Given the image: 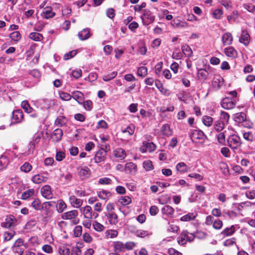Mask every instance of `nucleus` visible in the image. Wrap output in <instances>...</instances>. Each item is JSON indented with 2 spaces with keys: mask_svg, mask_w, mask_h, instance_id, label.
Returning a JSON list of instances; mask_svg holds the SVG:
<instances>
[{
  "mask_svg": "<svg viewBox=\"0 0 255 255\" xmlns=\"http://www.w3.org/2000/svg\"><path fill=\"white\" fill-rule=\"evenodd\" d=\"M63 135V131L61 129L57 128L55 129L52 133L51 138L52 139L56 141H59Z\"/></svg>",
  "mask_w": 255,
  "mask_h": 255,
  "instance_id": "24",
  "label": "nucleus"
},
{
  "mask_svg": "<svg viewBox=\"0 0 255 255\" xmlns=\"http://www.w3.org/2000/svg\"><path fill=\"white\" fill-rule=\"evenodd\" d=\"M78 36L82 41L88 39L91 36L90 29L88 28L83 29L79 32Z\"/></svg>",
  "mask_w": 255,
  "mask_h": 255,
  "instance_id": "19",
  "label": "nucleus"
},
{
  "mask_svg": "<svg viewBox=\"0 0 255 255\" xmlns=\"http://www.w3.org/2000/svg\"><path fill=\"white\" fill-rule=\"evenodd\" d=\"M23 119V114L21 110H16L13 111L11 116V122L13 124H18L22 122Z\"/></svg>",
  "mask_w": 255,
  "mask_h": 255,
  "instance_id": "9",
  "label": "nucleus"
},
{
  "mask_svg": "<svg viewBox=\"0 0 255 255\" xmlns=\"http://www.w3.org/2000/svg\"><path fill=\"white\" fill-rule=\"evenodd\" d=\"M118 233L116 230H108L106 233V236L108 238H114L118 236Z\"/></svg>",
  "mask_w": 255,
  "mask_h": 255,
  "instance_id": "58",
  "label": "nucleus"
},
{
  "mask_svg": "<svg viewBox=\"0 0 255 255\" xmlns=\"http://www.w3.org/2000/svg\"><path fill=\"white\" fill-rule=\"evenodd\" d=\"M41 139V134L40 133L36 134L33 136L32 140L29 143L30 148L33 149L36 144L39 143Z\"/></svg>",
  "mask_w": 255,
  "mask_h": 255,
  "instance_id": "33",
  "label": "nucleus"
},
{
  "mask_svg": "<svg viewBox=\"0 0 255 255\" xmlns=\"http://www.w3.org/2000/svg\"><path fill=\"white\" fill-rule=\"evenodd\" d=\"M58 253L60 255H70V246L68 245H62L59 247Z\"/></svg>",
  "mask_w": 255,
  "mask_h": 255,
  "instance_id": "26",
  "label": "nucleus"
},
{
  "mask_svg": "<svg viewBox=\"0 0 255 255\" xmlns=\"http://www.w3.org/2000/svg\"><path fill=\"white\" fill-rule=\"evenodd\" d=\"M78 173L81 179L84 180L90 176L91 171L87 166L81 167L78 168Z\"/></svg>",
  "mask_w": 255,
  "mask_h": 255,
  "instance_id": "10",
  "label": "nucleus"
},
{
  "mask_svg": "<svg viewBox=\"0 0 255 255\" xmlns=\"http://www.w3.org/2000/svg\"><path fill=\"white\" fill-rule=\"evenodd\" d=\"M41 193L43 197L47 199L52 198L51 188L49 185H45L41 189Z\"/></svg>",
  "mask_w": 255,
  "mask_h": 255,
  "instance_id": "14",
  "label": "nucleus"
},
{
  "mask_svg": "<svg viewBox=\"0 0 255 255\" xmlns=\"http://www.w3.org/2000/svg\"><path fill=\"white\" fill-rule=\"evenodd\" d=\"M97 195L99 198L103 200H108L111 196L110 192L107 190H102L97 192Z\"/></svg>",
  "mask_w": 255,
  "mask_h": 255,
  "instance_id": "29",
  "label": "nucleus"
},
{
  "mask_svg": "<svg viewBox=\"0 0 255 255\" xmlns=\"http://www.w3.org/2000/svg\"><path fill=\"white\" fill-rule=\"evenodd\" d=\"M59 94L60 98L63 101H68L72 98V96L68 93L61 91Z\"/></svg>",
  "mask_w": 255,
  "mask_h": 255,
  "instance_id": "45",
  "label": "nucleus"
},
{
  "mask_svg": "<svg viewBox=\"0 0 255 255\" xmlns=\"http://www.w3.org/2000/svg\"><path fill=\"white\" fill-rule=\"evenodd\" d=\"M208 73L207 71L203 69H200L198 71V76L199 79H206L208 77Z\"/></svg>",
  "mask_w": 255,
  "mask_h": 255,
  "instance_id": "53",
  "label": "nucleus"
},
{
  "mask_svg": "<svg viewBox=\"0 0 255 255\" xmlns=\"http://www.w3.org/2000/svg\"><path fill=\"white\" fill-rule=\"evenodd\" d=\"M195 236L194 234L189 233L187 231H183L177 238L179 245H184L187 242H191L194 240Z\"/></svg>",
  "mask_w": 255,
  "mask_h": 255,
  "instance_id": "2",
  "label": "nucleus"
},
{
  "mask_svg": "<svg viewBox=\"0 0 255 255\" xmlns=\"http://www.w3.org/2000/svg\"><path fill=\"white\" fill-rule=\"evenodd\" d=\"M72 97L79 104L82 105L84 99V94L80 91H75L72 93Z\"/></svg>",
  "mask_w": 255,
  "mask_h": 255,
  "instance_id": "21",
  "label": "nucleus"
},
{
  "mask_svg": "<svg viewBox=\"0 0 255 255\" xmlns=\"http://www.w3.org/2000/svg\"><path fill=\"white\" fill-rule=\"evenodd\" d=\"M114 155L115 157L118 158L120 160H123L127 156L126 151L121 148H119L114 151Z\"/></svg>",
  "mask_w": 255,
  "mask_h": 255,
  "instance_id": "25",
  "label": "nucleus"
},
{
  "mask_svg": "<svg viewBox=\"0 0 255 255\" xmlns=\"http://www.w3.org/2000/svg\"><path fill=\"white\" fill-rule=\"evenodd\" d=\"M10 38L14 41H18L21 38V34L18 31H15L10 34Z\"/></svg>",
  "mask_w": 255,
  "mask_h": 255,
  "instance_id": "47",
  "label": "nucleus"
},
{
  "mask_svg": "<svg viewBox=\"0 0 255 255\" xmlns=\"http://www.w3.org/2000/svg\"><path fill=\"white\" fill-rule=\"evenodd\" d=\"M202 121L203 124L207 127H210L211 126L212 122H213V119L212 118L208 116H205L203 117Z\"/></svg>",
  "mask_w": 255,
  "mask_h": 255,
  "instance_id": "56",
  "label": "nucleus"
},
{
  "mask_svg": "<svg viewBox=\"0 0 255 255\" xmlns=\"http://www.w3.org/2000/svg\"><path fill=\"white\" fill-rule=\"evenodd\" d=\"M141 18L142 20L143 24L147 25L154 21L155 17L149 10L144 9L143 11L142 15L141 16Z\"/></svg>",
  "mask_w": 255,
  "mask_h": 255,
  "instance_id": "7",
  "label": "nucleus"
},
{
  "mask_svg": "<svg viewBox=\"0 0 255 255\" xmlns=\"http://www.w3.org/2000/svg\"><path fill=\"white\" fill-rule=\"evenodd\" d=\"M182 51L186 57H190L192 55V50L188 45H184L182 46Z\"/></svg>",
  "mask_w": 255,
  "mask_h": 255,
  "instance_id": "40",
  "label": "nucleus"
},
{
  "mask_svg": "<svg viewBox=\"0 0 255 255\" xmlns=\"http://www.w3.org/2000/svg\"><path fill=\"white\" fill-rule=\"evenodd\" d=\"M16 221L15 217L11 215L6 217L5 221L1 224V226L5 228H10L12 226H15V222Z\"/></svg>",
  "mask_w": 255,
  "mask_h": 255,
  "instance_id": "12",
  "label": "nucleus"
},
{
  "mask_svg": "<svg viewBox=\"0 0 255 255\" xmlns=\"http://www.w3.org/2000/svg\"><path fill=\"white\" fill-rule=\"evenodd\" d=\"M117 75V72L116 71H114L110 74L104 76L103 77V79L105 81H109L114 79L115 77H116Z\"/></svg>",
  "mask_w": 255,
  "mask_h": 255,
  "instance_id": "61",
  "label": "nucleus"
},
{
  "mask_svg": "<svg viewBox=\"0 0 255 255\" xmlns=\"http://www.w3.org/2000/svg\"><path fill=\"white\" fill-rule=\"evenodd\" d=\"M223 84V78L219 75H215L214 78L213 85L215 88H220Z\"/></svg>",
  "mask_w": 255,
  "mask_h": 255,
  "instance_id": "31",
  "label": "nucleus"
},
{
  "mask_svg": "<svg viewBox=\"0 0 255 255\" xmlns=\"http://www.w3.org/2000/svg\"><path fill=\"white\" fill-rule=\"evenodd\" d=\"M177 171L181 173H185L189 171V167L183 162L177 164L176 166Z\"/></svg>",
  "mask_w": 255,
  "mask_h": 255,
  "instance_id": "28",
  "label": "nucleus"
},
{
  "mask_svg": "<svg viewBox=\"0 0 255 255\" xmlns=\"http://www.w3.org/2000/svg\"><path fill=\"white\" fill-rule=\"evenodd\" d=\"M21 106L24 111L27 113H31L33 110V109L30 107L27 101H22Z\"/></svg>",
  "mask_w": 255,
  "mask_h": 255,
  "instance_id": "41",
  "label": "nucleus"
},
{
  "mask_svg": "<svg viewBox=\"0 0 255 255\" xmlns=\"http://www.w3.org/2000/svg\"><path fill=\"white\" fill-rule=\"evenodd\" d=\"M77 54L76 50H72L71 51L66 54H65L63 56V58L65 60H69L72 58H73L74 56H75Z\"/></svg>",
  "mask_w": 255,
  "mask_h": 255,
  "instance_id": "60",
  "label": "nucleus"
},
{
  "mask_svg": "<svg viewBox=\"0 0 255 255\" xmlns=\"http://www.w3.org/2000/svg\"><path fill=\"white\" fill-rule=\"evenodd\" d=\"M135 235L136 236L138 237L144 238L146 236H148L149 234L146 231H144L142 230H138L135 231Z\"/></svg>",
  "mask_w": 255,
  "mask_h": 255,
  "instance_id": "57",
  "label": "nucleus"
},
{
  "mask_svg": "<svg viewBox=\"0 0 255 255\" xmlns=\"http://www.w3.org/2000/svg\"><path fill=\"white\" fill-rule=\"evenodd\" d=\"M118 202L122 205H127L131 203V199L128 196H121L119 198Z\"/></svg>",
  "mask_w": 255,
  "mask_h": 255,
  "instance_id": "34",
  "label": "nucleus"
},
{
  "mask_svg": "<svg viewBox=\"0 0 255 255\" xmlns=\"http://www.w3.org/2000/svg\"><path fill=\"white\" fill-rule=\"evenodd\" d=\"M143 167L146 171H150L153 169L152 162L150 160H146L143 162Z\"/></svg>",
  "mask_w": 255,
  "mask_h": 255,
  "instance_id": "52",
  "label": "nucleus"
},
{
  "mask_svg": "<svg viewBox=\"0 0 255 255\" xmlns=\"http://www.w3.org/2000/svg\"><path fill=\"white\" fill-rule=\"evenodd\" d=\"M78 215V211L74 210L63 213L61 217L64 220H71L75 218Z\"/></svg>",
  "mask_w": 255,
  "mask_h": 255,
  "instance_id": "22",
  "label": "nucleus"
},
{
  "mask_svg": "<svg viewBox=\"0 0 255 255\" xmlns=\"http://www.w3.org/2000/svg\"><path fill=\"white\" fill-rule=\"evenodd\" d=\"M15 235V232L14 231L11 232H5L3 233V240L4 241H9L12 239Z\"/></svg>",
  "mask_w": 255,
  "mask_h": 255,
  "instance_id": "51",
  "label": "nucleus"
},
{
  "mask_svg": "<svg viewBox=\"0 0 255 255\" xmlns=\"http://www.w3.org/2000/svg\"><path fill=\"white\" fill-rule=\"evenodd\" d=\"M32 169V165L28 162H25L21 167L20 170L25 173L30 172Z\"/></svg>",
  "mask_w": 255,
  "mask_h": 255,
  "instance_id": "42",
  "label": "nucleus"
},
{
  "mask_svg": "<svg viewBox=\"0 0 255 255\" xmlns=\"http://www.w3.org/2000/svg\"><path fill=\"white\" fill-rule=\"evenodd\" d=\"M197 214L194 213H190L181 217L180 220L183 222H187L194 219Z\"/></svg>",
  "mask_w": 255,
  "mask_h": 255,
  "instance_id": "39",
  "label": "nucleus"
},
{
  "mask_svg": "<svg viewBox=\"0 0 255 255\" xmlns=\"http://www.w3.org/2000/svg\"><path fill=\"white\" fill-rule=\"evenodd\" d=\"M236 121L241 123L246 120V115L243 112L238 113L235 117Z\"/></svg>",
  "mask_w": 255,
  "mask_h": 255,
  "instance_id": "54",
  "label": "nucleus"
},
{
  "mask_svg": "<svg viewBox=\"0 0 255 255\" xmlns=\"http://www.w3.org/2000/svg\"><path fill=\"white\" fill-rule=\"evenodd\" d=\"M190 136L193 142L200 144L203 143L207 138L204 133L200 129L191 130Z\"/></svg>",
  "mask_w": 255,
  "mask_h": 255,
  "instance_id": "1",
  "label": "nucleus"
},
{
  "mask_svg": "<svg viewBox=\"0 0 255 255\" xmlns=\"http://www.w3.org/2000/svg\"><path fill=\"white\" fill-rule=\"evenodd\" d=\"M105 217L109 224L112 225H116L118 222V216L116 213H105Z\"/></svg>",
  "mask_w": 255,
  "mask_h": 255,
  "instance_id": "11",
  "label": "nucleus"
},
{
  "mask_svg": "<svg viewBox=\"0 0 255 255\" xmlns=\"http://www.w3.org/2000/svg\"><path fill=\"white\" fill-rule=\"evenodd\" d=\"M80 210L84 217L87 219H96L99 216L98 214L93 211L92 207L89 205L80 208Z\"/></svg>",
  "mask_w": 255,
  "mask_h": 255,
  "instance_id": "5",
  "label": "nucleus"
},
{
  "mask_svg": "<svg viewBox=\"0 0 255 255\" xmlns=\"http://www.w3.org/2000/svg\"><path fill=\"white\" fill-rule=\"evenodd\" d=\"M29 37L31 39L35 41H40L43 38V35L41 34L36 32L30 33L29 35Z\"/></svg>",
  "mask_w": 255,
  "mask_h": 255,
  "instance_id": "38",
  "label": "nucleus"
},
{
  "mask_svg": "<svg viewBox=\"0 0 255 255\" xmlns=\"http://www.w3.org/2000/svg\"><path fill=\"white\" fill-rule=\"evenodd\" d=\"M161 212L163 215L168 218L173 217L174 209L169 205H165L161 209Z\"/></svg>",
  "mask_w": 255,
  "mask_h": 255,
  "instance_id": "15",
  "label": "nucleus"
},
{
  "mask_svg": "<svg viewBox=\"0 0 255 255\" xmlns=\"http://www.w3.org/2000/svg\"><path fill=\"white\" fill-rule=\"evenodd\" d=\"M41 15L45 19H49L55 15V13L50 9H47L42 12Z\"/></svg>",
  "mask_w": 255,
  "mask_h": 255,
  "instance_id": "43",
  "label": "nucleus"
},
{
  "mask_svg": "<svg viewBox=\"0 0 255 255\" xmlns=\"http://www.w3.org/2000/svg\"><path fill=\"white\" fill-rule=\"evenodd\" d=\"M155 85L157 88L162 94L166 96H168L170 95V91L166 88H164L162 84L158 85L157 83H155Z\"/></svg>",
  "mask_w": 255,
  "mask_h": 255,
  "instance_id": "55",
  "label": "nucleus"
},
{
  "mask_svg": "<svg viewBox=\"0 0 255 255\" xmlns=\"http://www.w3.org/2000/svg\"><path fill=\"white\" fill-rule=\"evenodd\" d=\"M137 74L138 76L145 77L147 74V69L146 67L142 66L137 69Z\"/></svg>",
  "mask_w": 255,
  "mask_h": 255,
  "instance_id": "49",
  "label": "nucleus"
},
{
  "mask_svg": "<svg viewBox=\"0 0 255 255\" xmlns=\"http://www.w3.org/2000/svg\"><path fill=\"white\" fill-rule=\"evenodd\" d=\"M34 190L33 189H29L21 194V199L22 200H27L33 196L34 194Z\"/></svg>",
  "mask_w": 255,
  "mask_h": 255,
  "instance_id": "37",
  "label": "nucleus"
},
{
  "mask_svg": "<svg viewBox=\"0 0 255 255\" xmlns=\"http://www.w3.org/2000/svg\"><path fill=\"white\" fill-rule=\"evenodd\" d=\"M69 202L71 205L74 208H79L83 204V200L77 198L75 196H71L69 197Z\"/></svg>",
  "mask_w": 255,
  "mask_h": 255,
  "instance_id": "18",
  "label": "nucleus"
},
{
  "mask_svg": "<svg viewBox=\"0 0 255 255\" xmlns=\"http://www.w3.org/2000/svg\"><path fill=\"white\" fill-rule=\"evenodd\" d=\"M235 231V227L233 225L230 228H227L224 229V236H229L232 235Z\"/></svg>",
  "mask_w": 255,
  "mask_h": 255,
  "instance_id": "62",
  "label": "nucleus"
},
{
  "mask_svg": "<svg viewBox=\"0 0 255 255\" xmlns=\"http://www.w3.org/2000/svg\"><path fill=\"white\" fill-rule=\"evenodd\" d=\"M41 202L39 199L36 198L31 203L32 207L36 210H41Z\"/></svg>",
  "mask_w": 255,
  "mask_h": 255,
  "instance_id": "48",
  "label": "nucleus"
},
{
  "mask_svg": "<svg viewBox=\"0 0 255 255\" xmlns=\"http://www.w3.org/2000/svg\"><path fill=\"white\" fill-rule=\"evenodd\" d=\"M135 127L133 125H130L125 129L122 130L124 133L127 134L128 135H131L133 134L134 131Z\"/></svg>",
  "mask_w": 255,
  "mask_h": 255,
  "instance_id": "46",
  "label": "nucleus"
},
{
  "mask_svg": "<svg viewBox=\"0 0 255 255\" xmlns=\"http://www.w3.org/2000/svg\"><path fill=\"white\" fill-rule=\"evenodd\" d=\"M34 105L41 109H48L54 106L55 102L53 100L43 98L35 101Z\"/></svg>",
  "mask_w": 255,
  "mask_h": 255,
  "instance_id": "4",
  "label": "nucleus"
},
{
  "mask_svg": "<svg viewBox=\"0 0 255 255\" xmlns=\"http://www.w3.org/2000/svg\"><path fill=\"white\" fill-rule=\"evenodd\" d=\"M224 53L227 56L235 58L237 56V51L233 47H229L224 49Z\"/></svg>",
  "mask_w": 255,
  "mask_h": 255,
  "instance_id": "27",
  "label": "nucleus"
},
{
  "mask_svg": "<svg viewBox=\"0 0 255 255\" xmlns=\"http://www.w3.org/2000/svg\"><path fill=\"white\" fill-rule=\"evenodd\" d=\"M93 226L94 229L98 232L103 231L105 229V227L103 225L97 221H95L93 223Z\"/></svg>",
  "mask_w": 255,
  "mask_h": 255,
  "instance_id": "59",
  "label": "nucleus"
},
{
  "mask_svg": "<svg viewBox=\"0 0 255 255\" xmlns=\"http://www.w3.org/2000/svg\"><path fill=\"white\" fill-rule=\"evenodd\" d=\"M233 37L230 32L224 34V45H230L232 43Z\"/></svg>",
  "mask_w": 255,
  "mask_h": 255,
  "instance_id": "44",
  "label": "nucleus"
},
{
  "mask_svg": "<svg viewBox=\"0 0 255 255\" xmlns=\"http://www.w3.org/2000/svg\"><path fill=\"white\" fill-rule=\"evenodd\" d=\"M57 211L58 213H62L66 208L67 205L62 200H59L57 201Z\"/></svg>",
  "mask_w": 255,
  "mask_h": 255,
  "instance_id": "35",
  "label": "nucleus"
},
{
  "mask_svg": "<svg viewBox=\"0 0 255 255\" xmlns=\"http://www.w3.org/2000/svg\"><path fill=\"white\" fill-rule=\"evenodd\" d=\"M67 122V119L64 116H59L55 121V125L58 127H62Z\"/></svg>",
  "mask_w": 255,
  "mask_h": 255,
  "instance_id": "36",
  "label": "nucleus"
},
{
  "mask_svg": "<svg viewBox=\"0 0 255 255\" xmlns=\"http://www.w3.org/2000/svg\"><path fill=\"white\" fill-rule=\"evenodd\" d=\"M155 148L156 145L153 142L144 141L141 148V151L142 152H145L147 151L150 152L155 150Z\"/></svg>",
  "mask_w": 255,
  "mask_h": 255,
  "instance_id": "13",
  "label": "nucleus"
},
{
  "mask_svg": "<svg viewBox=\"0 0 255 255\" xmlns=\"http://www.w3.org/2000/svg\"><path fill=\"white\" fill-rule=\"evenodd\" d=\"M227 143L228 145L232 149H236L241 144L240 138L234 134L230 135L227 139Z\"/></svg>",
  "mask_w": 255,
  "mask_h": 255,
  "instance_id": "6",
  "label": "nucleus"
},
{
  "mask_svg": "<svg viewBox=\"0 0 255 255\" xmlns=\"http://www.w3.org/2000/svg\"><path fill=\"white\" fill-rule=\"evenodd\" d=\"M230 101L229 98L226 96L224 98V109H232L235 106V104L231 98Z\"/></svg>",
  "mask_w": 255,
  "mask_h": 255,
  "instance_id": "30",
  "label": "nucleus"
},
{
  "mask_svg": "<svg viewBox=\"0 0 255 255\" xmlns=\"http://www.w3.org/2000/svg\"><path fill=\"white\" fill-rule=\"evenodd\" d=\"M161 131L163 135L166 136H170L172 134V131L168 124H164L162 126Z\"/></svg>",
  "mask_w": 255,
  "mask_h": 255,
  "instance_id": "32",
  "label": "nucleus"
},
{
  "mask_svg": "<svg viewBox=\"0 0 255 255\" xmlns=\"http://www.w3.org/2000/svg\"><path fill=\"white\" fill-rule=\"evenodd\" d=\"M194 236L195 238H197L199 239H204L208 236V235L206 232L201 231H197Z\"/></svg>",
  "mask_w": 255,
  "mask_h": 255,
  "instance_id": "63",
  "label": "nucleus"
},
{
  "mask_svg": "<svg viewBox=\"0 0 255 255\" xmlns=\"http://www.w3.org/2000/svg\"><path fill=\"white\" fill-rule=\"evenodd\" d=\"M81 105H83L84 109L88 111H91L93 108V103L91 100L83 101Z\"/></svg>",
  "mask_w": 255,
  "mask_h": 255,
  "instance_id": "50",
  "label": "nucleus"
},
{
  "mask_svg": "<svg viewBox=\"0 0 255 255\" xmlns=\"http://www.w3.org/2000/svg\"><path fill=\"white\" fill-rule=\"evenodd\" d=\"M112 247L114 249V251L118 253H123L125 251L124 243L120 241L113 242Z\"/></svg>",
  "mask_w": 255,
  "mask_h": 255,
  "instance_id": "17",
  "label": "nucleus"
},
{
  "mask_svg": "<svg viewBox=\"0 0 255 255\" xmlns=\"http://www.w3.org/2000/svg\"><path fill=\"white\" fill-rule=\"evenodd\" d=\"M238 209L241 212H251L255 209V203L249 201L242 202L239 204Z\"/></svg>",
  "mask_w": 255,
  "mask_h": 255,
  "instance_id": "8",
  "label": "nucleus"
},
{
  "mask_svg": "<svg viewBox=\"0 0 255 255\" xmlns=\"http://www.w3.org/2000/svg\"><path fill=\"white\" fill-rule=\"evenodd\" d=\"M47 179L46 176L38 174L34 175L31 178V181L35 184H40L46 182Z\"/></svg>",
  "mask_w": 255,
  "mask_h": 255,
  "instance_id": "23",
  "label": "nucleus"
},
{
  "mask_svg": "<svg viewBox=\"0 0 255 255\" xmlns=\"http://www.w3.org/2000/svg\"><path fill=\"white\" fill-rule=\"evenodd\" d=\"M101 146V148L97 152L94 157L95 162L96 163H100L105 160L107 149L109 147L108 144H102Z\"/></svg>",
  "mask_w": 255,
  "mask_h": 255,
  "instance_id": "3",
  "label": "nucleus"
},
{
  "mask_svg": "<svg viewBox=\"0 0 255 255\" xmlns=\"http://www.w3.org/2000/svg\"><path fill=\"white\" fill-rule=\"evenodd\" d=\"M81 251L78 247H75L70 249V255H81Z\"/></svg>",
  "mask_w": 255,
  "mask_h": 255,
  "instance_id": "64",
  "label": "nucleus"
},
{
  "mask_svg": "<svg viewBox=\"0 0 255 255\" xmlns=\"http://www.w3.org/2000/svg\"><path fill=\"white\" fill-rule=\"evenodd\" d=\"M137 170L136 165L133 162L127 163L125 166V171L126 173L134 174Z\"/></svg>",
  "mask_w": 255,
  "mask_h": 255,
  "instance_id": "16",
  "label": "nucleus"
},
{
  "mask_svg": "<svg viewBox=\"0 0 255 255\" xmlns=\"http://www.w3.org/2000/svg\"><path fill=\"white\" fill-rule=\"evenodd\" d=\"M239 41L243 43L245 45L247 46L250 41V36L247 31L242 30V34L240 37Z\"/></svg>",
  "mask_w": 255,
  "mask_h": 255,
  "instance_id": "20",
  "label": "nucleus"
}]
</instances>
